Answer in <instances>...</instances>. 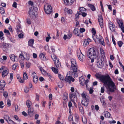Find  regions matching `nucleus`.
Here are the masks:
<instances>
[{"label": "nucleus", "instance_id": "aec40b11", "mask_svg": "<svg viewBox=\"0 0 124 124\" xmlns=\"http://www.w3.org/2000/svg\"><path fill=\"white\" fill-rule=\"evenodd\" d=\"M9 73L8 70L3 71L2 73V76L3 78L7 76Z\"/></svg>", "mask_w": 124, "mask_h": 124}, {"label": "nucleus", "instance_id": "7ed1b4c3", "mask_svg": "<svg viewBox=\"0 0 124 124\" xmlns=\"http://www.w3.org/2000/svg\"><path fill=\"white\" fill-rule=\"evenodd\" d=\"M44 9L46 13L49 14L52 11V8L50 4L48 3L45 4L44 6Z\"/></svg>", "mask_w": 124, "mask_h": 124}, {"label": "nucleus", "instance_id": "13d9d810", "mask_svg": "<svg viewBox=\"0 0 124 124\" xmlns=\"http://www.w3.org/2000/svg\"><path fill=\"white\" fill-rule=\"evenodd\" d=\"M20 65L22 68H23L24 67V64L23 61H20Z\"/></svg>", "mask_w": 124, "mask_h": 124}, {"label": "nucleus", "instance_id": "412c9836", "mask_svg": "<svg viewBox=\"0 0 124 124\" xmlns=\"http://www.w3.org/2000/svg\"><path fill=\"white\" fill-rule=\"evenodd\" d=\"M81 95L82 97V100L88 99H89V97L85 94L84 92Z\"/></svg>", "mask_w": 124, "mask_h": 124}, {"label": "nucleus", "instance_id": "37998d69", "mask_svg": "<svg viewBox=\"0 0 124 124\" xmlns=\"http://www.w3.org/2000/svg\"><path fill=\"white\" fill-rule=\"evenodd\" d=\"M23 79H26L28 78V77L26 72H24L23 75Z\"/></svg>", "mask_w": 124, "mask_h": 124}, {"label": "nucleus", "instance_id": "bb28decb", "mask_svg": "<svg viewBox=\"0 0 124 124\" xmlns=\"http://www.w3.org/2000/svg\"><path fill=\"white\" fill-rule=\"evenodd\" d=\"M71 66H73L77 65L76 62V60L74 59H71Z\"/></svg>", "mask_w": 124, "mask_h": 124}, {"label": "nucleus", "instance_id": "5701e85b", "mask_svg": "<svg viewBox=\"0 0 124 124\" xmlns=\"http://www.w3.org/2000/svg\"><path fill=\"white\" fill-rule=\"evenodd\" d=\"M54 64L57 68L61 66V63L59 61L58 59L56 61L54 62Z\"/></svg>", "mask_w": 124, "mask_h": 124}, {"label": "nucleus", "instance_id": "a878e982", "mask_svg": "<svg viewBox=\"0 0 124 124\" xmlns=\"http://www.w3.org/2000/svg\"><path fill=\"white\" fill-rule=\"evenodd\" d=\"M39 57L41 59L43 60H46V58L45 55L43 53H40L39 55Z\"/></svg>", "mask_w": 124, "mask_h": 124}, {"label": "nucleus", "instance_id": "9b49d317", "mask_svg": "<svg viewBox=\"0 0 124 124\" xmlns=\"http://www.w3.org/2000/svg\"><path fill=\"white\" fill-rule=\"evenodd\" d=\"M98 22L99 23V24L100 26L102 28L103 27V18L102 16L101 15H99L98 16Z\"/></svg>", "mask_w": 124, "mask_h": 124}, {"label": "nucleus", "instance_id": "3c124183", "mask_svg": "<svg viewBox=\"0 0 124 124\" xmlns=\"http://www.w3.org/2000/svg\"><path fill=\"white\" fill-rule=\"evenodd\" d=\"M4 33L6 34L7 35H10V33L9 31L7 30H6V29H5L4 30Z\"/></svg>", "mask_w": 124, "mask_h": 124}, {"label": "nucleus", "instance_id": "20e7f679", "mask_svg": "<svg viewBox=\"0 0 124 124\" xmlns=\"http://www.w3.org/2000/svg\"><path fill=\"white\" fill-rule=\"evenodd\" d=\"M96 62L98 67L100 68H102L103 66L104 63L103 62L102 59L100 58V57L96 58Z\"/></svg>", "mask_w": 124, "mask_h": 124}, {"label": "nucleus", "instance_id": "cd10ccee", "mask_svg": "<svg viewBox=\"0 0 124 124\" xmlns=\"http://www.w3.org/2000/svg\"><path fill=\"white\" fill-rule=\"evenodd\" d=\"M105 116L106 117L109 118L110 116V113L107 111H104Z\"/></svg>", "mask_w": 124, "mask_h": 124}, {"label": "nucleus", "instance_id": "f257e3e1", "mask_svg": "<svg viewBox=\"0 0 124 124\" xmlns=\"http://www.w3.org/2000/svg\"><path fill=\"white\" fill-rule=\"evenodd\" d=\"M100 78L105 86L107 87V93L108 94H110L109 92H113L115 91V90L116 89V86L109 75L101 76Z\"/></svg>", "mask_w": 124, "mask_h": 124}, {"label": "nucleus", "instance_id": "c9c22d12", "mask_svg": "<svg viewBox=\"0 0 124 124\" xmlns=\"http://www.w3.org/2000/svg\"><path fill=\"white\" fill-rule=\"evenodd\" d=\"M89 44V42L87 41V40L86 39L84 40V43L83 44L84 46H86L87 45H88Z\"/></svg>", "mask_w": 124, "mask_h": 124}, {"label": "nucleus", "instance_id": "1a4fd4ad", "mask_svg": "<svg viewBox=\"0 0 124 124\" xmlns=\"http://www.w3.org/2000/svg\"><path fill=\"white\" fill-rule=\"evenodd\" d=\"M3 50V51L7 52L8 51V48L9 47V44L5 43H3L2 44Z\"/></svg>", "mask_w": 124, "mask_h": 124}, {"label": "nucleus", "instance_id": "de8ad7c7", "mask_svg": "<svg viewBox=\"0 0 124 124\" xmlns=\"http://www.w3.org/2000/svg\"><path fill=\"white\" fill-rule=\"evenodd\" d=\"M3 35V32L2 31H0V39L1 40H4V38L2 37Z\"/></svg>", "mask_w": 124, "mask_h": 124}, {"label": "nucleus", "instance_id": "2eb2a0df", "mask_svg": "<svg viewBox=\"0 0 124 124\" xmlns=\"http://www.w3.org/2000/svg\"><path fill=\"white\" fill-rule=\"evenodd\" d=\"M77 56L80 61H83L84 60L85 56L81 52L78 54Z\"/></svg>", "mask_w": 124, "mask_h": 124}, {"label": "nucleus", "instance_id": "7c9ffc66", "mask_svg": "<svg viewBox=\"0 0 124 124\" xmlns=\"http://www.w3.org/2000/svg\"><path fill=\"white\" fill-rule=\"evenodd\" d=\"M82 121L84 124H86L87 119L86 117L84 116L82 117Z\"/></svg>", "mask_w": 124, "mask_h": 124}, {"label": "nucleus", "instance_id": "393cba45", "mask_svg": "<svg viewBox=\"0 0 124 124\" xmlns=\"http://www.w3.org/2000/svg\"><path fill=\"white\" fill-rule=\"evenodd\" d=\"M34 40L32 39L30 40L28 42V45L29 46H30L33 47H34L33 46V45L34 43Z\"/></svg>", "mask_w": 124, "mask_h": 124}, {"label": "nucleus", "instance_id": "ddd939ff", "mask_svg": "<svg viewBox=\"0 0 124 124\" xmlns=\"http://www.w3.org/2000/svg\"><path fill=\"white\" fill-rule=\"evenodd\" d=\"M70 70L73 71L72 72H77L78 70V67L77 65H74L73 66H71V67H70Z\"/></svg>", "mask_w": 124, "mask_h": 124}, {"label": "nucleus", "instance_id": "5fc2aeb1", "mask_svg": "<svg viewBox=\"0 0 124 124\" xmlns=\"http://www.w3.org/2000/svg\"><path fill=\"white\" fill-rule=\"evenodd\" d=\"M77 72H72V73L74 74H73V75L74 78L75 77H76L78 76V75L77 74Z\"/></svg>", "mask_w": 124, "mask_h": 124}, {"label": "nucleus", "instance_id": "dca6fc26", "mask_svg": "<svg viewBox=\"0 0 124 124\" xmlns=\"http://www.w3.org/2000/svg\"><path fill=\"white\" fill-rule=\"evenodd\" d=\"M65 4L68 5H70L73 4L74 0H63Z\"/></svg>", "mask_w": 124, "mask_h": 124}, {"label": "nucleus", "instance_id": "6e6552de", "mask_svg": "<svg viewBox=\"0 0 124 124\" xmlns=\"http://www.w3.org/2000/svg\"><path fill=\"white\" fill-rule=\"evenodd\" d=\"M108 26L111 31H113L115 30V26L112 22H109Z\"/></svg>", "mask_w": 124, "mask_h": 124}, {"label": "nucleus", "instance_id": "6e6d98bb", "mask_svg": "<svg viewBox=\"0 0 124 124\" xmlns=\"http://www.w3.org/2000/svg\"><path fill=\"white\" fill-rule=\"evenodd\" d=\"M92 32L93 33V35H95L96 32L95 29L94 28H92Z\"/></svg>", "mask_w": 124, "mask_h": 124}, {"label": "nucleus", "instance_id": "09e8293b", "mask_svg": "<svg viewBox=\"0 0 124 124\" xmlns=\"http://www.w3.org/2000/svg\"><path fill=\"white\" fill-rule=\"evenodd\" d=\"M68 98L67 95L66 94H64L63 95V98L64 100L67 99Z\"/></svg>", "mask_w": 124, "mask_h": 124}, {"label": "nucleus", "instance_id": "473e14b6", "mask_svg": "<svg viewBox=\"0 0 124 124\" xmlns=\"http://www.w3.org/2000/svg\"><path fill=\"white\" fill-rule=\"evenodd\" d=\"M98 41H99V42L102 45L104 46H105L104 40L102 37Z\"/></svg>", "mask_w": 124, "mask_h": 124}, {"label": "nucleus", "instance_id": "72a5a7b5", "mask_svg": "<svg viewBox=\"0 0 124 124\" xmlns=\"http://www.w3.org/2000/svg\"><path fill=\"white\" fill-rule=\"evenodd\" d=\"M24 58L27 60H29L30 59V56L29 54L26 53H25Z\"/></svg>", "mask_w": 124, "mask_h": 124}, {"label": "nucleus", "instance_id": "2f4dec72", "mask_svg": "<svg viewBox=\"0 0 124 124\" xmlns=\"http://www.w3.org/2000/svg\"><path fill=\"white\" fill-rule=\"evenodd\" d=\"M88 6L92 11H93L95 10V7L93 5L91 4H89L88 5Z\"/></svg>", "mask_w": 124, "mask_h": 124}, {"label": "nucleus", "instance_id": "79ce46f5", "mask_svg": "<svg viewBox=\"0 0 124 124\" xmlns=\"http://www.w3.org/2000/svg\"><path fill=\"white\" fill-rule=\"evenodd\" d=\"M52 71L55 73L57 74L58 72L57 70L54 67H53L52 68Z\"/></svg>", "mask_w": 124, "mask_h": 124}, {"label": "nucleus", "instance_id": "69168bd1", "mask_svg": "<svg viewBox=\"0 0 124 124\" xmlns=\"http://www.w3.org/2000/svg\"><path fill=\"white\" fill-rule=\"evenodd\" d=\"M105 87L104 86H102L101 87V93H103L104 92Z\"/></svg>", "mask_w": 124, "mask_h": 124}, {"label": "nucleus", "instance_id": "a211bd4d", "mask_svg": "<svg viewBox=\"0 0 124 124\" xmlns=\"http://www.w3.org/2000/svg\"><path fill=\"white\" fill-rule=\"evenodd\" d=\"M89 101V99L82 100L81 102L82 104L83 105L86 107L88 105Z\"/></svg>", "mask_w": 124, "mask_h": 124}, {"label": "nucleus", "instance_id": "a19ab883", "mask_svg": "<svg viewBox=\"0 0 124 124\" xmlns=\"http://www.w3.org/2000/svg\"><path fill=\"white\" fill-rule=\"evenodd\" d=\"M65 11H68V14H71L72 13V10L71 9H69L68 10V9L67 8H65Z\"/></svg>", "mask_w": 124, "mask_h": 124}, {"label": "nucleus", "instance_id": "4c0bfd02", "mask_svg": "<svg viewBox=\"0 0 124 124\" xmlns=\"http://www.w3.org/2000/svg\"><path fill=\"white\" fill-rule=\"evenodd\" d=\"M93 86L91 87L88 90L89 91V93L90 94H92L93 92Z\"/></svg>", "mask_w": 124, "mask_h": 124}, {"label": "nucleus", "instance_id": "f8f14e48", "mask_svg": "<svg viewBox=\"0 0 124 124\" xmlns=\"http://www.w3.org/2000/svg\"><path fill=\"white\" fill-rule=\"evenodd\" d=\"M28 108V115L30 116L31 117L33 115L34 109L32 107Z\"/></svg>", "mask_w": 124, "mask_h": 124}, {"label": "nucleus", "instance_id": "a18cd8bd", "mask_svg": "<svg viewBox=\"0 0 124 124\" xmlns=\"http://www.w3.org/2000/svg\"><path fill=\"white\" fill-rule=\"evenodd\" d=\"M0 12L1 14H4L5 11L3 8L1 7L0 8Z\"/></svg>", "mask_w": 124, "mask_h": 124}, {"label": "nucleus", "instance_id": "f03ea898", "mask_svg": "<svg viewBox=\"0 0 124 124\" xmlns=\"http://www.w3.org/2000/svg\"><path fill=\"white\" fill-rule=\"evenodd\" d=\"M98 52L92 48L89 49L87 55L88 58H96L98 56Z\"/></svg>", "mask_w": 124, "mask_h": 124}, {"label": "nucleus", "instance_id": "b1692460", "mask_svg": "<svg viewBox=\"0 0 124 124\" xmlns=\"http://www.w3.org/2000/svg\"><path fill=\"white\" fill-rule=\"evenodd\" d=\"M117 21L119 27L124 25L123 22L121 19L117 18L116 19Z\"/></svg>", "mask_w": 124, "mask_h": 124}, {"label": "nucleus", "instance_id": "4d7b16f0", "mask_svg": "<svg viewBox=\"0 0 124 124\" xmlns=\"http://www.w3.org/2000/svg\"><path fill=\"white\" fill-rule=\"evenodd\" d=\"M24 90V92L26 93L28 92L29 91V89L27 87H25Z\"/></svg>", "mask_w": 124, "mask_h": 124}, {"label": "nucleus", "instance_id": "423d86ee", "mask_svg": "<svg viewBox=\"0 0 124 124\" xmlns=\"http://www.w3.org/2000/svg\"><path fill=\"white\" fill-rule=\"evenodd\" d=\"M31 76L33 78V81L34 83L36 84L38 81V79L36 74L34 72L32 73Z\"/></svg>", "mask_w": 124, "mask_h": 124}, {"label": "nucleus", "instance_id": "4468645a", "mask_svg": "<svg viewBox=\"0 0 124 124\" xmlns=\"http://www.w3.org/2000/svg\"><path fill=\"white\" fill-rule=\"evenodd\" d=\"M70 98L71 101L75 104V101H76L77 100V96L71 94L70 95Z\"/></svg>", "mask_w": 124, "mask_h": 124}, {"label": "nucleus", "instance_id": "f3484780", "mask_svg": "<svg viewBox=\"0 0 124 124\" xmlns=\"http://www.w3.org/2000/svg\"><path fill=\"white\" fill-rule=\"evenodd\" d=\"M10 57L11 60L13 62H17V59L16 56L14 54H11L9 56Z\"/></svg>", "mask_w": 124, "mask_h": 124}, {"label": "nucleus", "instance_id": "774afa93", "mask_svg": "<svg viewBox=\"0 0 124 124\" xmlns=\"http://www.w3.org/2000/svg\"><path fill=\"white\" fill-rule=\"evenodd\" d=\"M17 65L16 64L13 65L12 67V69L13 70H15Z\"/></svg>", "mask_w": 124, "mask_h": 124}, {"label": "nucleus", "instance_id": "e433bc0d", "mask_svg": "<svg viewBox=\"0 0 124 124\" xmlns=\"http://www.w3.org/2000/svg\"><path fill=\"white\" fill-rule=\"evenodd\" d=\"M4 118L7 122L10 119L9 117L7 115H5Z\"/></svg>", "mask_w": 124, "mask_h": 124}, {"label": "nucleus", "instance_id": "603ef678", "mask_svg": "<svg viewBox=\"0 0 124 124\" xmlns=\"http://www.w3.org/2000/svg\"><path fill=\"white\" fill-rule=\"evenodd\" d=\"M48 37H47L46 38V41L48 42L49 41L50 39H51V37H50V35L49 34H48Z\"/></svg>", "mask_w": 124, "mask_h": 124}, {"label": "nucleus", "instance_id": "6ab92c4d", "mask_svg": "<svg viewBox=\"0 0 124 124\" xmlns=\"http://www.w3.org/2000/svg\"><path fill=\"white\" fill-rule=\"evenodd\" d=\"M78 28L75 29L73 31V33L78 36H82V35L81 33L78 32Z\"/></svg>", "mask_w": 124, "mask_h": 124}, {"label": "nucleus", "instance_id": "4be33fe9", "mask_svg": "<svg viewBox=\"0 0 124 124\" xmlns=\"http://www.w3.org/2000/svg\"><path fill=\"white\" fill-rule=\"evenodd\" d=\"M32 8H30L29 10V13L31 16L35 15V11L32 10Z\"/></svg>", "mask_w": 124, "mask_h": 124}, {"label": "nucleus", "instance_id": "ea45409f", "mask_svg": "<svg viewBox=\"0 0 124 124\" xmlns=\"http://www.w3.org/2000/svg\"><path fill=\"white\" fill-rule=\"evenodd\" d=\"M51 57L54 62L56 61V60L58 59L57 58L56 56L55 55H53L51 56Z\"/></svg>", "mask_w": 124, "mask_h": 124}, {"label": "nucleus", "instance_id": "e2e57ef3", "mask_svg": "<svg viewBox=\"0 0 124 124\" xmlns=\"http://www.w3.org/2000/svg\"><path fill=\"white\" fill-rule=\"evenodd\" d=\"M85 31V29L84 28H80V33H81Z\"/></svg>", "mask_w": 124, "mask_h": 124}, {"label": "nucleus", "instance_id": "864d4df0", "mask_svg": "<svg viewBox=\"0 0 124 124\" xmlns=\"http://www.w3.org/2000/svg\"><path fill=\"white\" fill-rule=\"evenodd\" d=\"M73 116L72 114H70L69 116V121H71L73 120Z\"/></svg>", "mask_w": 124, "mask_h": 124}, {"label": "nucleus", "instance_id": "58836bf2", "mask_svg": "<svg viewBox=\"0 0 124 124\" xmlns=\"http://www.w3.org/2000/svg\"><path fill=\"white\" fill-rule=\"evenodd\" d=\"M7 122L9 124H16L15 122L12 120L10 119Z\"/></svg>", "mask_w": 124, "mask_h": 124}, {"label": "nucleus", "instance_id": "c85d7f7f", "mask_svg": "<svg viewBox=\"0 0 124 124\" xmlns=\"http://www.w3.org/2000/svg\"><path fill=\"white\" fill-rule=\"evenodd\" d=\"M0 84L1 86L2 87H4L6 85L5 81L3 80H1L0 82Z\"/></svg>", "mask_w": 124, "mask_h": 124}, {"label": "nucleus", "instance_id": "052dcab7", "mask_svg": "<svg viewBox=\"0 0 124 124\" xmlns=\"http://www.w3.org/2000/svg\"><path fill=\"white\" fill-rule=\"evenodd\" d=\"M80 14H81L82 16L84 17L85 16L87 15V14L84 12L82 13H80Z\"/></svg>", "mask_w": 124, "mask_h": 124}, {"label": "nucleus", "instance_id": "0eeeda50", "mask_svg": "<svg viewBox=\"0 0 124 124\" xmlns=\"http://www.w3.org/2000/svg\"><path fill=\"white\" fill-rule=\"evenodd\" d=\"M65 80L66 82L70 84L71 83V81L73 82L74 81L75 79L71 76H66L65 77Z\"/></svg>", "mask_w": 124, "mask_h": 124}, {"label": "nucleus", "instance_id": "bf43d9fd", "mask_svg": "<svg viewBox=\"0 0 124 124\" xmlns=\"http://www.w3.org/2000/svg\"><path fill=\"white\" fill-rule=\"evenodd\" d=\"M30 8H32V10L35 11V12L37 11V8L35 7H34L33 6L32 7Z\"/></svg>", "mask_w": 124, "mask_h": 124}, {"label": "nucleus", "instance_id": "680f3d73", "mask_svg": "<svg viewBox=\"0 0 124 124\" xmlns=\"http://www.w3.org/2000/svg\"><path fill=\"white\" fill-rule=\"evenodd\" d=\"M117 43L120 47H121L122 46L123 42L122 41H119Z\"/></svg>", "mask_w": 124, "mask_h": 124}, {"label": "nucleus", "instance_id": "39448f33", "mask_svg": "<svg viewBox=\"0 0 124 124\" xmlns=\"http://www.w3.org/2000/svg\"><path fill=\"white\" fill-rule=\"evenodd\" d=\"M79 80L82 86H84L85 84L86 88L87 89V83L89 81L88 80H87L85 81V79L82 77H81L79 78Z\"/></svg>", "mask_w": 124, "mask_h": 124}, {"label": "nucleus", "instance_id": "8fccbe9b", "mask_svg": "<svg viewBox=\"0 0 124 124\" xmlns=\"http://www.w3.org/2000/svg\"><path fill=\"white\" fill-rule=\"evenodd\" d=\"M58 77L61 80H63L64 79V77L61 74L58 75Z\"/></svg>", "mask_w": 124, "mask_h": 124}, {"label": "nucleus", "instance_id": "338daca9", "mask_svg": "<svg viewBox=\"0 0 124 124\" xmlns=\"http://www.w3.org/2000/svg\"><path fill=\"white\" fill-rule=\"evenodd\" d=\"M23 33L20 34L18 35V37L20 38H21L23 37Z\"/></svg>", "mask_w": 124, "mask_h": 124}, {"label": "nucleus", "instance_id": "9d476101", "mask_svg": "<svg viewBox=\"0 0 124 124\" xmlns=\"http://www.w3.org/2000/svg\"><path fill=\"white\" fill-rule=\"evenodd\" d=\"M92 37L95 42L98 41L102 37L100 35H93Z\"/></svg>", "mask_w": 124, "mask_h": 124}, {"label": "nucleus", "instance_id": "c03bdc74", "mask_svg": "<svg viewBox=\"0 0 124 124\" xmlns=\"http://www.w3.org/2000/svg\"><path fill=\"white\" fill-rule=\"evenodd\" d=\"M79 10L80 13L84 12L86 10V9L83 7H81L79 8Z\"/></svg>", "mask_w": 124, "mask_h": 124}, {"label": "nucleus", "instance_id": "49530a36", "mask_svg": "<svg viewBox=\"0 0 124 124\" xmlns=\"http://www.w3.org/2000/svg\"><path fill=\"white\" fill-rule=\"evenodd\" d=\"M79 110L81 112L82 114H83L84 113L83 108L81 106H80L79 107Z\"/></svg>", "mask_w": 124, "mask_h": 124}, {"label": "nucleus", "instance_id": "f704fd0d", "mask_svg": "<svg viewBox=\"0 0 124 124\" xmlns=\"http://www.w3.org/2000/svg\"><path fill=\"white\" fill-rule=\"evenodd\" d=\"M100 53L102 56L103 57L105 56L104 51L103 49L101 48H100Z\"/></svg>", "mask_w": 124, "mask_h": 124}, {"label": "nucleus", "instance_id": "c756f323", "mask_svg": "<svg viewBox=\"0 0 124 124\" xmlns=\"http://www.w3.org/2000/svg\"><path fill=\"white\" fill-rule=\"evenodd\" d=\"M26 104L28 108H30V107L31 105V102L29 100H28L26 102Z\"/></svg>", "mask_w": 124, "mask_h": 124}, {"label": "nucleus", "instance_id": "0e129e2a", "mask_svg": "<svg viewBox=\"0 0 124 124\" xmlns=\"http://www.w3.org/2000/svg\"><path fill=\"white\" fill-rule=\"evenodd\" d=\"M68 106L69 108H71L72 107V104L71 101H69L68 103Z\"/></svg>", "mask_w": 124, "mask_h": 124}]
</instances>
